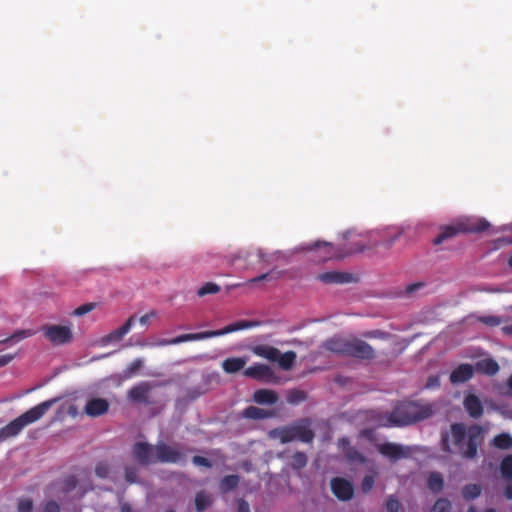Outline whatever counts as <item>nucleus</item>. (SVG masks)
Here are the masks:
<instances>
[{
	"label": "nucleus",
	"mask_w": 512,
	"mask_h": 512,
	"mask_svg": "<svg viewBox=\"0 0 512 512\" xmlns=\"http://www.w3.org/2000/svg\"><path fill=\"white\" fill-rule=\"evenodd\" d=\"M295 440L310 443L314 439V432L307 425H294Z\"/></svg>",
	"instance_id": "nucleus-26"
},
{
	"label": "nucleus",
	"mask_w": 512,
	"mask_h": 512,
	"mask_svg": "<svg viewBox=\"0 0 512 512\" xmlns=\"http://www.w3.org/2000/svg\"><path fill=\"white\" fill-rule=\"evenodd\" d=\"M377 450L381 455L387 457L392 462L408 458L411 455V451L408 447L392 442L379 444Z\"/></svg>",
	"instance_id": "nucleus-9"
},
{
	"label": "nucleus",
	"mask_w": 512,
	"mask_h": 512,
	"mask_svg": "<svg viewBox=\"0 0 512 512\" xmlns=\"http://www.w3.org/2000/svg\"><path fill=\"white\" fill-rule=\"evenodd\" d=\"M441 443H442V450L447 452V453H452L453 450L450 446V442H449V434L448 433H445V434H442V437H441Z\"/></svg>",
	"instance_id": "nucleus-53"
},
{
	"label": "nucleus",
	"mask_w": 512,
	"mask_h": 512,
	"mask_svg": "<svg viewBox=\"0 0 512 512\" xmlns=\"http://www.w3.org/2000/svg\"><path fill=\"white\" fill-rule=\"evenodd\" d=\"M501 330L503 334L512 337V324L503 326Z\"/></svg>",
	"instance_id": "nucleus-61"
},
{
	"label": "nucleus",
	"mask_w": 512,
	"mask_h": 512,
	"mask_svg": "<svg viewBox=\"0 0 512 512\" xmlns=\"http://www.w3.org/2000/svg\"><path fill=\"white\" fill-rule=\"evenodd\" d=\"M247 363L245 357H230L222 362V368L226 373L233 374L242 370Z\"/></svg>",
	"instance_id": "nucleus-21"
},
{
	"label": "nucleus",
	"mask_w": 512,
	"mask_h": 512,
	"mask_svg": "<svg viewBox=\"0 0 512 512\" xmlns=\"http://www.w3.org/2000/svg\"><path fill=\"white\" fill-rule=\"evenodd\" d=\"M316 279L325 284H344L353 280V275L345 272L330 271L318 274Z\"/></svg>",
	"instance_id": "nucleus-15"
},
{
	"label": "nucleus",
	"mask_w": 512,
	"mask_h": 512,
	"mask_svg": "<svg viewBox=\"0 0 512 512\" xmlns=\"http://www.w3.org/2000/svg\"><path fill=\"white\" fill-rule=\"evenodd\" d=\"M283 275L282 271L272 269L267 273H263L259 276H256L250 280H248V284H257L261 281H275L278 280Z\"/></svg>",
	"instance_id": "nucleus-30"
},
{
	"label": "nucleus",
	"mask_w": 512,
	"mask_h": 512,
	"mask_svg": "<svg viewBox=\"0 0 512 512\" xmlns=\"http://www.w3.org/2000/svg\"><path fill=\"white\" fill-rule=\"evenodd\" d=\"M489 227V222L483 218L461 219L452 225L441 227L439 234L432 242L434 245H440L460 233H480L486 231Z\"/></svg>",
	"instance_id": "nucleus-5"
},
{
	"label": "nucleus",
	"mask_w": 512,
	"mask_h": 512,
	"mask_svg": "<svg viewBox=\"0 0 512 512\" xmlns=\"http://www.w3.org/2000/svg\"><path fill=\"white\" fill-rule=\"evenodd\" d=\"M493 445L502 450H507L512 447V437L508 433H501L493 438Z\"/></svg>",
	"instance_id": "nucleus-32"
},
{
	"label": "nucleus",
	"mask_w": 512,
	"mask_h": 512,
	"mask_svg": "<svg viewBox=\"0 0 512 512\" xmlns=\"http://www.w3.org/2000/svg\"><path fill=\"white\" fill-rule=\"evenodd\" d=\"M348 347L347 356L349 357L360 360H373L376 356L374 348L367 342L358 338L350 339Z\"/></svg>",
	"instance_id": "nucleus-8"
},
{
	"label": "nucleus",
	"mask_w": 512,
	"mask_h": 512,
	"mask_svg": "<svg viewBox=\"0 0 512 512\" xmlns=\"http://www.w3.org/2000/svg\"><path fill=\"white\" fill-rule=\"evenodd\" d=\"M13 359L14 355L12 354L0 355V368L9 364Z\"/></svg>",
	"instance_id": "nucleus-55"
},
{
	"label": "nucleus",
	"mask_w": 512,
	"mask_h": 512,
	"mask_svg": "<svg viewBox=\"0 0 512 512\" xmlns=\"http://www.w3.org/2000/svg\"><path fill=\"white\" fill-rule=\"evenodd\" d=\"M478 321L489 327L499 326L503 322L501 317L495 315L480 316L478 317Z\"/></svg>",
	"instance_id": "nucleus-40"
},
{
	"label": "nucleus",
	"mask_w": 512,
	"mask_h": 512,
	"mask_svg": "<svg viewBox=\"0 0 512 512\" xmlns=\"http://www.w3.org/2000/svg\"><path fill=\"white\" fill-rule=\"evenodd\" d=\"M427 485L433 493H439L444 487L442 474L439 472H431L428 476Z\"/></svg>",
	"instance_id": "nucleus-28"
},
{
	"label": "nucleus",
	"mask_w": 512,
	"mask_h": 512,
	"mask_svg": "<svg viewBox=\"0 0 512 512\" xmlns=\"http://www.w3.org/2000/svg\"><path fill=\"white\" fill-rule=\"evenodd\" d=\"M440 385V380L437 376H430L427 380V388H436Z\"/></svg>",
	"instance_id": "nucleus-54"
},
{
	"label": "nucleus",
	"mask_w": 512,
	"mask_h": 512,
	"mask_svg": "<svg viewBox=\"0 0 512 512\" xmlns=\"http://www.w3.org/2000/svg\"><path fill=\"white\" fill-rule=\"evenodd\" d=\"M273 415L271 411L256 407L248 406L242 412V416L247 419L260 420L266 419Z\"/></svg>",
	"instance_id": "nucleus-24"
},
{
	"label": "nucleus",
	"mask_w": 512,
	"mask_h": 512,
	"mask_svg": "<svg viewBox=\"0 0 512 512\" xmlns=\"http://www.w3.org/2000/svg\"><path fill=\"white\" fill-rule=\"evenodd\" d=\"M483 428L480 425H471L468 430L462 423L451 425V437L454 446L463 458L473 459L477 455L478 446L483 440Z\"/></svg>",
	"instance_id": "nucleus-2"
},
{
	"label": "nucleus",
	"mask_w": 512,
	"mask_h": 512,
	"mask_svg": "<svg viewBox=\"0 0 512 512\" xmlns=\"http://www.w3.org/2000/svg\"><path fill=\"white\" fill-rule=\"evenodd\" d=\"M156 316V312L155 311H150L149 313L141 316L139 318V322L142 324V325H147L149 320L152 318V317H155Z\"/></svg>",
	"instance_id": "nucleus-56"
},
{
	"label": "nucleus",
	"mask_w": 512,
	"mask_h": 512,
	"mask_svg": "<svg viewBox=\"0 0 512 512\" xmlns=\"http://www.w3.org/2000/svg\"><path fill=\"white\" fill-rule=\"evenodd\" d=\"M58 400V398H53L41 402L2 427L0 442L17 436L26 426L40 420Z\"/></svg>",
	"instance_id": "nucleus-4"
},
{
	"label": "nucleus",
	"mask_w": 512,
	"mask_h": 512,
	"mask_svg": "<svg viewBox=\"0 0 512 512\" xmlns=\"http://www.w3.org/2000/svg\"><path fill=\"white\" fill-rule=\"evenodd\" d=\"M96 307V304L95 303H85L79 307H77L74 311H73V314L75 316H83L89 312H91L92 310H94Z\"/></svg>",
	"instance_id": "nucleus-43"
},
{
	"label": "nucleus",
	"mask_w": 512,
	"mask_h": 512,
	"mask_svg": "<svg viewBox=\"0 0 512 512\" xmlns=\"http://www.w3.org/2000/svg\"><path fill=\"white\" fill-rule=\"evenodd\" d=\"M260 321L257 320H240L225 326L219 330L204 331L198 333L182 334L172 339H159L156 342L150 344L151 346L163 347L168 345H176L188 341H198L209 339L213 337L223 336L232 332L259 327Z\"/></svg>",
	"instance_id": "nucleus-3"
},
{
	"label": "nucleus",
	"mask_w": 512,
	"mask_h": 512,
	"mask_svg": "<svg viewBox=\"0 0 512 512\" xmlns=\"http://www.w3.org/2000/svg\"><path fill=\"white\" fill-rule=\"evenodd\" d=\"M211 505V498L205 492H198L195 497V507L198 512H203Z\"/></svg>",
	"instance_id": "nucleus-34"
},
{
	"label": "nucleus",
	"mask_w": 512,
	"mask_h": 512,
	"mask_svg": "<svg viewBox=\"0 0 512 512\" xmlns=\"http://www.w3.org/2000/svg\"><path fill=\"white\" fill-rule=\"evenodd\" d=\"M482 487L479 484H467L462 488V496L466 501H471L480 496Z\"/></svg>",
	"instance_id": "nucleus-31"
},
{
	"label": "nucleus",
	"mask_w": 512,
	"mask_h": 512,
	"mask_svg": "<svg viewBox=\"0 0 512 512\" xmlns=\"http://www.w3.org/2000/svg\"><path fill=\"white\" fill-rule=\"evenodd\" d=\"M134 321H135V318L134 316H131L127 319V321L119 328L113 330L112 332H110L107 336H106V339L109 341V342H117V341H120L132 328L133 324H134Z\"/></svg>",
	"instance_id": "nucleus-23"
},
{
	"label": "nucleus",
	"mask_w": 512,
	"mask_h": 512,
	"mask_svg": "<svg viewBox=\"0 0 512 512\" xmlns=\"http://www.w3.org/2000/svg\"><path fill=\"white\" fill-rule=\"evenodd\" d=\"M307 464V456L304 452H296L291 457L290 465L295 470L304 468Z\"/></svg>",
	"instance_id": "nucleus-38"
},
{
	"label": "nucleus",
	"mask_w": 512,
	"mask_h": 512,
	"mask_svg": "<svg viewBox=\"0 0 512 512\" xmlns=\"http://www.w3.org/2000/svg\"><path fill=\"white\" fill-rule=\"evenodd\" d=\"M332 493L342 501H348L353 497L354 489L350 481L335 477L331 480Z\"/></svg>",
	"instance_id": "nucleus-12"
},
{
	"label": "nucleus",
	"mask_w": 512,
	"mask_h": 512,
	"mask_svg": "<svg viewBox=\"0 0 512 512\" xmlns=\"http://www.w3.org/2000/svg\"><path fill=\"white\" fill-rule=\"evenodd\" d=\"M346 456L348 459L352 461L364 462V456L355 448H349L346 452Z\"/></svg>",
	"instance_id": "nucleus-47"
},
{
	"label": "nucleus",
	"mask_w": 512,
	"mask_h": 512,
	"mask_svg": "<svg viewBox=\"0 0 512 512\" xmlns=\"http://www.w3.org/2000/svg\"><path fill=\"white\" fill-rule=\"evenodd\" d=\"M110 404L104 398H91L84 406V413L92 418L100 417L106 414L109 410Z\"/></svg>",
	"instance_id": "nucleus-13"
},
{
	"label": "nucleus",
	"mask_w": 512,
	"mask_h": 512,
	"mask_svg": "<svg viewBox=\"0 0 512 512\" xmlns=\"http://www.w3.org/2000/svg\"><path fill=\"white\" fill-rule=\"evenodd\" d=\"M238 475H227L223 477L219 483V488L222 493H227L234 490L239 484Z\"/></svg>",
	"instance_id": "nucleus-29"
},
{
	"label": "nucleus",
	"mask_w": 512,
	"mask_h": 512,
	"mask_svg": "<svg viewBox=\"0 0 512 512\" xmlns=\"http://www.w3.org/2000/svg\"><path fill=\"white\" fill-rule=\"evenodd\" d=\"M220 291V286L213 283L207 282L205 283L197 292L198 296L203 297L208 294H216Z\"/></svg>",
	"instance_id": "nucleus-41"
},
{
	"label": "nucleus",
	"mask_w": 512,
	"mask_h": 512,
	"mask_svg": "<svg viewBox=\"0 0 512 512\" xmlns=\"http://www.w3.org/2000/svg\"><path fill=\"white\" fill-rule=\"evenodd\" d=\"M422 286V283H413L407 286L406 292L412 293Z\"/></svg>",
	"instance_id": "nucleus-60"
},
{
	"label": "nucleus",
	"mask_w": 512,
	"mask_h": 512,
	"mask_svg": "<svg viewBox=\"0 0 512 512\" xmlns=\"http://www.w3.org/2000/svg\"><path fill=\"white\" fill-rule=\"evenodd\" d=\"M258 257L260 261L268 262L267 255L260 249L258 250Z\"/></svg>",
	"instance_id": "nucleus-62"
},
{
	"label": "nucleus",
	"mask_w": 512,
	"mask_h": 512,
	"mask_svg": "<svg viewBox=\"0 0 512 512\" xmlns=\"http://www.w3.org/2000/svg\"><path fill=\"white\" fill-rule=\"evenodd\" d=\"M192 462L196 466H203L206 468L212 467V462L208 458L203 457V456H199V455L194 456L192 458Z\"/></svg>",
	"instance_id": "nucleus-49"
},
{
	"label": "nucleus",
	"mask_w": 512,
	"mask_h": 512,
	"mask_svg": "<svg viewBox=\"0 0 512 512\" xmlns=\"http://www.w3.org/2000/svg\"><path fill=\"white\" fill-rule=\"evenodd\" d=\"M33 508V502L31 499H21L18 503L19 512H31Z\"/></svg>",
	"instance_id": "nucleus-50"
},
{
	"label": "nucleus",
	"mask_w": 512,
	"mask_h": 512,
	"mask_svg": "<svg viewBox=\"0 0 512 512\" xmlns=\"http://www.w3.org/2000/svg\"><path fill=\"white\" fill-rule=\"evenodd\" d=\"M433 414V406L424 401L404 400L398 402L387 415L385 426H408L425 420Z\"/></svg>",
	"instance_id": "nucleus-1"
},
{
	"label": "nucleus",
	"mask_w": 512,
	"mask_h": 512,
	"mask_svg": "<svg viewBox=\"0 0 512 512\" xmlns=\"http://www.w3.org/2000/svg\"><path fill=\"white\" fill-rule=\"evenodd\" d=\"M314 246H315V249L322 251V255L320 256L321 261H327V260H330L333 258L340 257L336 253V249L332 243L316 242Z\"/></svg>",
	"instance_id": "nucleus-25"
},
{
	"label": "nucleus",
	"mask_w": 512,
	"mask_h": 512,
	"mask_svg": "<svg viewBox=\"0 0 512 512\" xmlns=\"http://www.w3.org/2000/svg\"><path fill=\"white\" fill-rule=\"evenodd\" d=\"M159 384L150 382V381H142L134 386H132L127 392V398L135 403H141L149 405L152 401L149 398L150 391L157 387Z\"/></svg>",
	"instance_id": "nucleus-7"
},
{
	"label": "nucleus",
	"mask_w": 512,
	"mask_h": 512,
	"mask_svg": "<svg viewBox=\"0 0 512 512\" xmlns=\"http://www.w3.org/2000/svg\"><path fill=\"white\" fill-rule=\"evenodd\" d=\"M350 339H345L341 337H332L327 340H325L322 344V347L330 351L332 353H335L340 356H347L348 354V346H349Z\"/></svg>",
	"instance_id": "nucleus-14"
},
{
	"label": "nucleus",
	"mask_w": 512,
	"mask_h": 512,
	"mask_svg": "<svg viewBox=\"0 0 512 512\" xmlns=\"http://www.w3.org/2000/svg\"><path fill=\"white\" fill-rule=\"evenodd\" d=\"M110 468L106 462H99L95 467V474L99 478H106L109 474Z\"/></svg>",
	"instance_id": "nucleus-44"
},
{
	"label": "nucleus",
	"mask_w": 512,
	"mask_h": 512,
	"mask_svg": "<svg viewBox=\"0 0 512 512\" xmlns=\"http://www.w3.org/2000/svg\"><path fill=\"white\" fill-rule=\"evenodd\" d=\"M296 353L294 351H287L283 354L279 352V358L275 362L278 363L279 367L285 371L290 370L296 360Z\"/></svg>",
	"instance_id": "nucleus-27"
},
{
	"label": "nucleus",
	"mask_w": 512,
	"mask_h": 512,
	"mask_svg": "<svg viewBox=\"0 0 512 512\" xmlns=\"http://www.w3.org/2000/svg\"><path fill=\"white\" fill-rule=\"evenodd\" d=\"M43 512H60V506L56 501H48L44 505Z\"/></svg>",
	"instance_id": "nucleus-52"
},
{
	"label": "nucleus",
	"mask_w": 512,
	"mask_h": 512,
	"mask_svg": "<svg viewBox=\"0 0 512 512\" xmlns=\"http://www.w3.org/2000/svg\"><path fill=\"white\" fill-rule=\"evenodd\" d=\"M251 351L256 356L265 358L269 361L275 362L277 358H279V350L273 346L269 345H256L251 348Z\"/></svg>",
	"instance_id": "nucleus-20"
},
{
	"label": "nucleus",
	"mask_w": 512,
	"mask_h": 512,
	"mask_svg": "<svg viewBox=\"0 0 512 512\" xmlns=\"http://www.w3.org/2000/svg\"><path fill=\"white\" fill-rule=\"evenodd\" d=\"M500 367L498 363L492 358H486L478 361L475 365V370L478 373L494 376L498 373Z\"/></svg>",
	"instance_id": "nucleus-19"
},
{
	"label": "nucleus",
	"mask_w": 512,
	"mask_h": 512,
	"mask_svg": "<svg viewBox=\"0 0 512 512\" xmlns=\"http://www.w3.org/2000/svg\"><path fill=\"white\" fill-rule=\"evenodd\" d=\"M271 368L265 364H255L244 370V375L253 379L263 380L272 376Z\"/></svg>",
	"instance_id": "nucleus-18"
},
{
	"label": "nucleus",
	"mask_w": 512,
	"mask_h": 512,
	"mask_svg": "<svg viewBox=\"0 0 512 512\" xmlns=\"http://www.w3.org/2000/svg\"><path fill=\"white\" fill-rule=\"evenodd\" d=\"M121 512H132V508L128 503H123L121 505Z\"/></svg>",
	"instance_id": "nucleus-63"
},
{
	"label": "nucleus",
	"mask_w": 512,
	"mask_h": 512,
	"mask_svg": "<svg viewBox=\"0 0 512 512\" xmlns=\"http://www.w3.org/2000/svg\"><path fill=\"white\" fill-rule=\"evenodd\" d=\"M125 479L129 483H135L137 481V469L135 467L125 468Z\"/></svg>",
	"instance_id": "nucleus-51"
},
{
	"label": "nucleus",
	"mask_w": 512,
	"mask_h": 512,
	"mask_svg": "<svg viewBox=\"0 0 512 512\" xmlns=\"http://www.w3.org/2000/svg\"><path fill=\"white\" fill-rule=\"evenodd\" d=\"M451 502L446 498L438 499L431 509V512H450Z\"/></svg>",
	"instance_id": "nucleus-42"
},
{
	"label": "nucleus",
	"mask_w": 512,
	"mask_h": 512,
	"mask_svg": "<svg viewBox=\"0 0 512 512\" xmlns=\"http://www.w3.org/2000/svg\"><path fill=\"white\" fill-rule=\"evenodd\" d=\"M400 503L398 499L394 496H390L386 502V510L387 512H399Z\"/></svg>",
	"instance_id": "nucleus-46"
},
{
	"label": "nucleus",
	"mask_w": 512,
	"mask_h": 512,
	"mask_svg": "<svg viewBox=\"0 0 512 512\" xmlns=\"http://www.w3.org/2000/svg\"><path fill=\"white\" fill-rule=\"evenodd\" d=\"M143 360L141 358L134 359L125 369L124 371V377L126 379L132 378L135 376L139 370L143 367Z\"/></svg>",
	"instance_id": "nucleus-37"
},
{
	"label": "nucleus",
	"mask_w": 512,
	"mask_h": 512,
	"mask_svg": "<svg viewBox=\"0 0 512 512\" xmlns=\"http://www.w3.org/2000/svg\"><path fill=\"white\" fill-rule=\"evenodd\" d=\"M399 236H400V233H397L393 237H391L390 239L383 241L381 243V245L389 248V247H391L395 243V241L398 239Z\"/></svg>",
	"instance_id": "nucleus-58"
},
{
	"label": "nucleus",
	"mask_w": 512,
	"mask_h": 512,
	"mask_svg": "<svg viewBox=\"0 0 512 512\" xmlns=\"http://www.w3.org/2000/svg\"><path fill=\"white\" fill-rule=\"evenodd\" d=\"M374 483H375L374 477L372 475H366L361 482V490L364 493L369 492L373 488Z\"/></svg>",
	"instance_id": "nucleus-45"
},
{
	"label": "nucleus",
	"mask_w": 512,
	"mask_h": 512,
	"mask_svg": "<svg viewBox=\"0 0 512 512\" xmlns=\"http://www.w3.org/2000/svg\"><path fill=\"white\" fill-rule=\"evenodd\" d=\"M253 400L258 404L272 405L278 401V395L273 390L259 389L254 392Z\"/></svg>",
	"instance_id": "nucleus-22"
},
{
	"label": "nucleus",
	"mask_w": 512,
	"mask_h": 512,
	"mask_svg": "<svg viewBox=\"0 0 512 512\" xmlns=\"http://www.w3.org/2000/svg\"><path fill=\"white\" fill-rule=\"evenodd\" d=\"M365 338H372V339H385L389 336L387 332L381 331V330H371L367 331L363 334Z\"/></svg>",
	"instance_id": "nucleus-48"
},
{
	"label": "nucleus",
	"mask_w": 512,
	"mask_h": 512,
	"mask_svg": "<svg viewBox=\"0 0 512 512\" xmlns=\"http://www.w3.org/2000/svg\"><path fill=\"white\" fill-rule=\"evenodd\" d=\"M504 496L509 500L512 499V480L508 481V483L504 489Z\"/></svg>",
	"instance_id": "nucleus-59"
},
{
	"label": "nucleus",
	"mask_w": 512,
	"mask_h": 512,
	"mask_svg": "<svg viewBox=\"0 0 512 512\" xmlns=\"http://www.w3.org/2000/svg\"><path fill=\"white\" fill-rule=\"evenodd\" d=\"M238 512H250L249 504L244 499L238 501Z\"/></svg>",
	"instance_id": "nucleus-57"
},
{
	"label": "nucleus",
	"mask_w": 512,
	"mask_h": 512,
	"mask_svg": "<svg viewBox=\"0 0 512 512\" xmlns=\"http://www.w3.org/2000/svg\"><path fill=\"white\" fill-rule=\"evenodd\" d=\"M34 334H35V332L30 329L17 330L10 337L1 340L0 344L12 342V341L18 342L25 338L31 337Z\"/></svg>",
	"instance_id": "nucleus-36"
},
{
	"label": "nucleus",
	"mask_w": 512,
	"mask_h": 512,
	"mask_svg": "<svg viewBox=\"0 0 512 512\" xmlns=\"http://www.w3.org/2000/svg\"><path fill=\"white\" fill-rule=\"evenodd\" d=\"M463 405L470 417L478 419L483 414V406L480 399L474 394H468L463 401Z\"/></svg>",
	"instance_id": "nucleus-17"
},
{
	"label": "nucleus",
	"mask_w": 512,
	"mask_h": 512,
	"mask_svg": "<svg viewBox=\"0 0 512 512\" xmlns=\"http://www.w3.org/2000/svg\"><path fill=\"white\" fill-rule=\"evenodd\" d=\"M307 398L306 392L303 390L293 389L287 395V401L290 404H298L305 401Z\"/></svg>",
	"instance_id": "nucleus-39"
},
{
	"label": "nucleus",
	"mask_w": 512,
	"mask_h": 512,
	"mask_svg": "<svg viewBox=\"0 0 512 512\" xmlns=\"http://www.w3.org/2000/svg\"><path fill=\"white\" fill-rule=\"evenodd\" d=\"M500 470L503 478L507 481H512V455H507L502 459Z\"/></svg>",
	"instance_id": "nucleus-35"
},
{
	"label": "nucleus",
	"mask_w": 512,
	"mask_h": 512,
	"mask_svg": "<svg viewBox=\"0 0 512 512\" xmlns=\"http://www.w3.org/2000/svg\"><path fill=\"white\" fill-rule=\"evenodd\" d=\"M508 386L512 390V375L508 379Z\"/></svg>",
	"instance_id": "nucleus-64"
},
{
	"label": "nucleus",
	"mask_w": 512,
	"mask_h": 512,
	"mask_svg": "<svg viewBox=\"0 0 512 512\" xmlns=\"http://www.w3.org/2000/svg\"><path fill=\"white\" fill-rule=\"evenodd\" d=\"M133 457L141 465L156 462V446L145 442H137L132 449Z\"/></svg>",
	"instance_id": "nucleus-11"
},
{
	"label": "nucleus",
	"mask_w": 512,
	"mask_h": 512,
	"mask_svg": "<svg viewBox=\"0 0 512 512\" xmlns=\"http://www.w3.org/2000/svg\"><path fill=\"white\" fill-rule=\"evenodd\" d=\"M273 433L279 438L280 442L283 444L295 440L293 426L275 429Z\"/></svg>",
	"instance_id": "nucleus-33"
},
{
	"label": "nucleus",
	"mask_w": 512,
	"mask_h": 512,
	"mask_svg": "<svg viewBox=\"0 0 512 512\" xmlns=\"http://www.w3.org/2000/svg\"><path fill=\"white\" fill-rule=\"evenodd\" d=\"M184 458L185 455L175 447L164 443L156 445V462L178 464Z\"/></svg>",
	"instance_id": "nucleus-10"
},
{
	"label": "nucleus",
	"mask_w": 512,
	"mask_h": 512,
	"mask_svg": "<svg viewBox=\"0 0 512 512\" xmlns=\"http://www.w3.org/2000/svg\"><path fill=\"white\" fill-rule=\"evenodd\" d=\"M44 336L54 345H62L72 340V331L68 326L45 325L41 328Z\"/></svg>",
	"instance_id": "nucleus-6"
},
{
	"label": "nucleus",
	"mask_w": 512,
	"mask_h": 512,
	"mask_svg": "<svg viewBox=\"0 0 512 512\" xmlns=\"http://www.w3.org/2000/svg\"><path fill=\"white\" fill-rule=\"evenodd\" d=\"M474 369L470 364H461L456 367L450 374V382L452 384L465 383L473 377Z\"/></svg>",
	"instance_id": "nucleus-16"
}]
</instances>
